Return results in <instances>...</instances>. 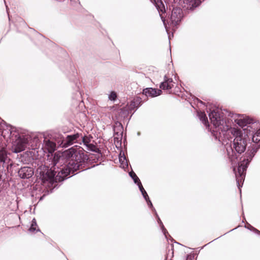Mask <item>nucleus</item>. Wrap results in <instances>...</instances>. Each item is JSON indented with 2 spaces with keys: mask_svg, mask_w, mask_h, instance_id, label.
I'll return each mask as SVG.
<instances>
[{
  "mask_svg": "<svg viewBox=\"0 0 260 260\" xmlns=\"http://www.w3.org/2000/svg\"><path fill=\"white\" fill-rule=\"evenodd\" d=\"M197 101L199 103H201V104H205L202 101L199 100V99H197Z\"/></svg>",
  "mask_w": 260,
  "mask_h": 260,
  "instance_id": "obj_37",
  "label": "nucleus"
},
{
  "mask_svg": "<svg viewBox=\"0 0 260 260\" xmlns=\"http://www.w3.org/2000/svg\"><path fill=\"white\" fill-rule=\"evenodd\" d=\"M123 143H124V144H125V143H126V137H125L124 138V139H123Z\"/></svg>",
  "mask_w": 260,
  "mask_h": 260,
  "instance_id": "obj_38",
  "label": "nucleus"
},
{
  "mask_svg": "<svg viewBox=\"0 0 260 260\" xmlns=\"http://www.w3.org/2000/svg\"><path fill=\"white\" fill-rule=\"evenodd\" d=\"M142 93L147 98H155L160 95L162 93V90L160 89L147 87L143 89Z\"/></svg>",
  "mask_w": 260,
  "mask_h": 260,
  "instance_id": "obj_12",
  "label": "nucleus"
},
{
  "mask_svg": "<svg viewBox=\"0 0 260 260\" xmlns=\"http://www.w3.org/2000/svg\"><path fill=\"white\" fill-rule=\"evenodd\" d=\"M114 132V136H115V137H122L123 138V133H117V132Z\"/></svg>",
  "mask_w": 260,
  "mask_h": 260,
  "instance_id": "obj_34",
  "label": "nucleus"
},
{
  "mask_svg": "<svg viewBox=\"0 0 260 260\" xmlns=\"http://www.w3.org/2000/svg\"><path fill=\"white\" fill-rule=\"evenodd\" d=\"M250 128H252V127L250 126H248L245 129H248V134L249 137L251 138V141L253 142L252 144L260 145V135L257 134L256 131L255 132H251Z\"/></svg>",
  "mask_w": 260,
  "mask_h": 260,
  "instance_id": "obj_16",
  "label": "nucleus"
},
{
  "mask_svg": "<svg viewBox=\"0 0 260 260\" xmlns=\"http://www.w3.org/2000/svg\"><path fill=\"white\" fill-rule=\"evenodd\" d=\"M122 137H114V142L116 147L118 148V147H121Z\"/></svg>",
  "mask_w": 260,
  "mask_h": 260,
  "instance_id": "obj_25",
  "label": "nucleus"
},
{
  "mask_svg": "<svg viewBox=\"0 0 260 260\" xmlns=\"http://www.w3.org/2000/svg\"><path fill=\"white\" fill-rule=\"evenodd\" d=\"M2 127V123L1 122H0V131H1Z\"/></svg>",
  "mask_w": 260,
  "mask_h": 260,
  "instance_id": "obj_39",
  "label": "nucleus"
},
{
  "mask_svg": "<svg viewBox=\"0 0 260 260\" xmlns=\"http://www.w3.org/2000/svg\"><path fill=\"white\" fill-rule=\"evenodd\" d=\"M80 137H81V134L79 133L67 135L65 138H63L61 140V143L59 144V146L66 148L75 143L81 144V142H80Z\"/></svg>",
  "mask_w": 260,
  "mask_h": 260,
  "instance_id": "obj_8",
  "label": "nucleus"
},
{
  "mask_svg": "<svg viewBox=\"0 0 260 260\" xmlns=\"http://www.w3.org/2000/svg\"><path fill=\"white\" fill-rule=\"evenodd\" d=\"M102 153L100 152V153L98 154V155L97 156H94V158H92L91 157V158H92V160H93L95 161V159H96L97 160H101V158H102Z\"/></svg>",
  "mask_w": 260,
  "mask_h": 260,
  "instance_id": "obj_32",
  "label": "nucleus"
},
{
  "mask_svg": "<svg viewBox=\"0 0 260 260\" xmlns=\"http://www.w3.org/2000/svg\"><path fill=\"white\" fill-rule=\"evenodd\" d=\"M28 231L30 232H35V231L41 232L40 229L38 227V226H33L32 227V226H30Z\"/></svg>",
  "mask_w": 260,
  "mask_h": 260,
  "instance_id": "obj_31",
  "label": "nucleus"
},
{
  "mask_svg": "<svg viewBox=\"0 0 260 260\" xmlns=\"http://www.w3.org/2000/svg\"><path fill=\"white\" fill-rule=\"evenodd\" d=\"M147 204V205L148 206V207L151 209V210L152 211V212H155V209L154 208V207H153V204L151 201V200H150L149 198H148V199L147 198L146 200H145Z\"/></svg>",
  "mask_w": 260,
  "mask_h": 260,
  "instance_id": "obj_27",
  "label": "nucleus"
},
{
  "mask_svg": "<svg viewBox=\"0 0 260 260\" xmlns=\"http://www.w3.org/2000/svg\"><path fill=\"white\" fill-rule=\"evenodd\" d=\"M80 147H71L65 152L67 158V169L58 168L57 170L51 168L46 165H41L37 169V179L45 188H49L52 191L57 188L62 182L74 175L76 172H80L87 170L95 166H90V158L83 152Z\"/></svg>",
  "mask_w": 260,
  "mask_h": 260,
  "instance_id": "obj_2",
  "label": "nucleus"
},
{
  "mask_svg": "<svg viewBox=\"0 0 260 260\" xmlns=\"http://www.w3.org/2000/svg\"><path fill=\"white\" fill-rule=\"evenodd\" d=\"M175 243H176L177 244H180L178 242H175Z\"/></svg>",
  "mask_w": 260,
  "mask_h": 260,
  "instance_id": "obj_44",
  "label": "nucleus"
},
{
  "mask_svg": "<svg viewBox=\"0 0 260 260\" xmlns=\"http://www.w3.org/2000/svg\"><path fill=\"white\" fill-rule=\"evenodd\" d=\"M120 125H122V123L120 121H118V120L114 122V125H113V127H118V126H119Z\"/></svg>",
  "mask_w": 260,
  "mask_h": 260,
  "instance_id": "obj_33",
  "label": "nucleus"
},
{
  "mask_svg": "<svg viewBox=\"0 0 260 260\" xmlns=\"http://www.w3.org/2000/svg\"><path fill=\"white\" fill-rule=\"evenodd\" d=\"M30 226H32V227L33 226H38L36 219L35 218L31 220Z\"/></svg>",
  "mask_w": 260,
  "mask_h": 260,
  "instance_id": "obj_35",
  "label": "nucleus"
},
{
  "mask_svg": "<svg viewBox=\"0 0 260 260\" xmlns=\"http://www.w3.org/2000/svg\"><path fill=\"white\" fill-rule=\"evenodd\" d=\"M10 153L8 151L7 147L5 145H0V165H2L3 168H6L8 171H10L14 164L9 155Z\"/></svg>",
  "mask_w": 260,
  "mask_h": 260,
  "instance_id": "obj_7",
  "label": "nucleus"
},
{
  "mask_svg": "<svg viewBox=\"0 0 260 260\" xmlns=\"http://www.w3.org/2000/svg\"><path fill=\"white\" fill-rule=\"evenodd\" d=\"M86 149L90 151L97 152L100 151V150L93 144L89 143L87 145L85 144Z\"/></svg>",
  "mask_w": 260,
  "mask_h": 260,
  "instance_id": "obj_23",
  "label": "nucleus"
},
{
  "mask_svg": "<svg viewBox=\"0 0 260 260\" xmlns=\"http://www.w3.org/2000/svg\"><path fill=\"white\" fill-rule=\"evenodd\" d=\"M7 128L9 127L10 138L11 139L12 151L15 153L21 152L24 150L26 147H31L32 149H35L34 144L37 146L39 139L37 137H32L30 135L23 133L22 129L14 127L11 125H6Z\"/></svg>",
  "mask_w": 260,
  "mask_h": 260,
  "instance_id": "obj_3",
  "label": "nucleus"
},
{
  "mask_svg": "<svg viewBox=\"0 0 260 260\" xmlns=\"http://www.w3.org/2000/svg\"><path fill=\"white\" fill-rule=\"evenodd\" d=\"M108 98L109 100L115 101H116L117 99V94L114 91H111L109 95Z\"/></svg>",
  "mask_w": 260,
  "mask_h": 260,
  "instance_id": "obj_28",
  "label": "nucleus"
},
{
  "mask_svg": "<svg viewBox=\"0 0 260 260\" xmlns=\"http://www.w3.org/2000/svg\"><path fill=\"white\" fill-rule=\"evenodd\" d=\"M180 6L184 10L192 11L198 8L204 0H180Z\"/></svg>",
  "mask_w": 260,
  "mask_h": 260,
  "instance_id": "obj_10",
  "label": "nucleus"
},
{
  "mask_svg": "<svg viewBox=\"0 0 260 260\" xmlns=\"http://www.w3.org/2000/svg\"><path fill=\"white\" fill-rule=\"evenodd\" d=\"M143 101L142 98L140 96H135L131 101L129 104H127L126 106L130 111L138 109L142 104Z\"/></svg>",
  "mask_w": 260,
  "mask_h": 260,
  "instance_id": "obj_15",
  "label": "nucleus"
},
{
  "mask_svg": "<svg viewBox=\"0 0 260 260\" xmlns=\"http://www.w3.org/2000/svg\"><path fill=\"white\" fill-rule=\"evenodd\" d=\"M28 231L30 232H35V231L41 232L40 229L38 227V226H33L32 227V226H30Z\"/></svg>",
  "mask_w": 260,
  "mask_h": 260,
  "instance_id": "obj_30",
  "label": "nucleus"
},
{
  "mask_svg": "<svg viewBox=\"0 0 260 260\" xmlns=\"http://www.w3.org/2000/svg\"><path fill=\"white\" fill-rule=\"evenodd\" d=\"M129 176L131 177V178L133 180L134 183L138 185H140L142 184V183L139 178V177L137 176L136 174L133 171H132L129 172L128 173Z\"/></svg>",
  "mask_w": 260,
  "mask_h": 260,
  "instance_id": "obj_21",
  "label": "nucleus"
},
{
  "mask_svg": "<svg viewBox=\"0 0 260 260\" xmlns=\"http://www.w3.org/2000/svg\"><path fill=\"white\" fill-rule=\"evenodd\" d=\"M131 112L132 111H130L127 106L123 107L119 110L118 116L125 119L127 118L129 113Z\"/></svg>",
  "mask_w": 260,
  "mask_h": 260,
  "instance_id": "obj_20",
  "label": "nucleus"
},
{
  "mask_svg": "<svg viewBox=\"0 0 260 260\" xmlns=\"http://www.w3.org/2000/svg\"><path fill=\"white\" fill-rule=\"evenodd\" d=\"M231 139H230V140H229V141H230V142H232V140H231ZM226 142H227V143H224V144H228V141H226Z\"/></svg>",
  "mask_w": 260,
  "mask_h": 260,
  "instance_id": "obj_42",
  "label": "nucleus"
},
{
  "mask_svg": "<svg viewBox=\"0 0 260 260\" xmlns=\"http://www.w3.org/2000/svg\"><path fill=\"white\" fill-rule=\"evenodd\" d=\"M113 132H117V133H123V125H120L118 127H113Z\"/></svg>",
  "mask_w": 260,
  "mask_h": 260,
  "instance_id": "obj_29",
  "label": "nucleus"
},
{
  "mask_svg": "<svg viewBox=\"0 0 260 260\" xmlns=\"http://www.w3.org/2000/svg\"><path fill=\"white\" fill-rule=\"evenodd\" d=\"M211 122L214 128L211 131L212 137L215 141H218L222 145L226 143L227 140L234 137L233 147L230 146V151L226 149L228 155L231 161L239 158L237 168H233L237 185L241 194V189L245 179L247 169L256 152L260 148L259 145L252 144L249 146L250 138L248 134V129L242 130L233 128L228 124L229 121L226 118L228 116L234 118V121L239 126L244 127L247 124H253L254 120L243 114H236L229 112L224 109V112L218 108L207 109Z\"/></svg>",
  "mask_w": 260,
  "mask_h": 260,
  "instance_id": "obj_1",
  "label": "nucleus"
},
{
  "mask_svg": "<svg viewBox=\"0 0 260 260\" xmlns=\"http://www.w3.org/2000/svg\"><path fill=\"white\" fill-rule=\"evenodd\" d=\"M119 160L123 169L127 168L128 167V159L126 158L124 153L122 150H121L119 156Z\"/></svg>",
  "mask_w": 260,
  "mask_h": 260,
  "instance_id": "obj_19",
  "label": "nucleus"
},
{
  "mask_svg": "<svg viewBox=\"0 0 260 260\" xmlns=\"http://www.w3.org/2000/svg\"><path fill=\"white\" fill-rule=\"evenodd\" d=\"M2 122H3L4 124H6V123L5 121H4L3 120H2Z\"/></svg>",
  "mask_w": 260,
  "mask_h": 260,
  "instance_id": "obj_41",
  "label": "nucleus"
},
{
  "mask_svg": "<svg viewBox=\"0 0 260 260\" xmlns=\"http://www.w3.org/2000/svg\"><path fill=\"white\" fill-rule=\"evenodd\" d=\"M256 131L257 132V134L260 135V128Z\"/></svg>",
  "mask_w": 260,
  "mask_h": 260,
  "instance_id": "obj_40",
  "label": "nucleus"
},
{
  "mask_svg": "<svg viewBox=\"0 0 260 260\" xmlns=\"http://www.w3.org/2000/svg\"><path fill=\"white\" fill-rule=\"evenodd\" d=\"M186 260H191L193 256H192L190 254H188L186 255Z\"/></svg>",
  "mask_w": 260,
  "mask_h": 260,
  "instance_id": "obj_36",
  "label": "nucleus"
},
{
  "mask_svg": "<svg viewBox=\"0 0 260 260\" xmlns=\"http://www.w3.org/2000/svg\"><path fill=\"white\" fill-rule=\"evenodd\" d=\"M20 161L23 164H32L34 162V158L32 155V152L26 151L20 154Z\"/></svg>",
  "mask_w": 260,
  "mask_h": 260,
  "instance_id": "obj_13",
  "label": "nucleus"
},
{
  "mask_svg": "<svg viewBox=\"0 0 260 260\" xmlns=\"http://www.w3.org/2000/svg\"><path fill=\"white\" fill-rule=\"evenodd\" d=\"M140 134V133H138V135H139Z\"/></svg>",
  "mask_w": 260,
  "mask_h": 260,
  "instance_id": "obj_45",
  "label": "nucleus"
},
{
  "mask_svg": "<svg viewBox=\"0 0 260 260\" xmlns=\"http://www.w3.org/2000/svg\"><path fill=\"white\" fill-rule=\"evenodd\" d=\"M245 228L257 234V235H260V231L255 228L254 227L252 226L251 224L247 223V225H245Z\"/></svg>",
  "mask_w": 260,
  "mask_h": 260,
  "instance_id": "obj_26",
  "label": "nucleus"
},
{
  "mask_svg": "<svg viewBox=\"0 0 260 260\" xmlns=\"http://www.w3.org/2000/svg\"><path fill=\"white\" fill-rule=\"evenodd\" d=\"M174 82L172 78H168L167 75H165L164 78V81L161 82L159 85V88L161 90H170L173 87Z\"/></svg>",
  "mask_w": 260,
  "mask_h": 260,
  "instance_id": "obj_14",
  "label": "nucleus"
},
{
  "mask_svg": "<svg viewBox=\"0 0 260 260\" xmlns=\"http://www.w3.org/2000/svg\"><path fill=\"white\" fill-rule=\"evenodd\" d=\"M23 24H24V25H26V23H25L24 21H23Z\"/></svg>",
  "mask_w": 260,
  "mask_h": 260,
  "instance_id": "obj_43",
  "label": "nucleus"
},
{
  "mask_svg": "<svg viewBox=\"0 0 260 260\" xmlns=\"http://www.w3.org/2000/svg\"><path fill=\"white\" fill-rule=\"evenodd\" d=\"M92 137L91 136H82V134H81V137H80V142L83 143L84 145H85V144L87 145L89 143H90L91 139Z\"/></svg>",
  "mask_w": 260,
  "mask_h": 260,
  "instance_id": "obj_22",
  "label": "nucleus"
},
{
  "mask_svg": "<svg viewBox=\"0 0 260 260\" xmlns=\"http://www.w3.org/2000/svg\"><path fill=\"white\" fill-rule=\"evenodd\" d=\"M155 216V217L156 218L157 223L159 225L160 230L162 231V233H163L164 235L165 236L166 238L168 240V236H169L170 237V240H173V238L170 236V235L169 234L167 230L165 228V226L163 224L162 222L161 221V219H160L156 211L155 210V212H153Z\"/></svg>",
  "mask_w": 260,
  "mask_h": 260,
  "instance_id": "obj_18",
  "label": "nucleus"
},
{
  "mask_svg": "<svg viewBox=\"0 0 260 260\" xmlns=\"http://www.w3.org/2000/svg\"><path fill=\"white\" fill-rule=\"evenodd\" d=\"M151 2L156 7L157 10L160 18L163 22L164 25L166 29L167 30L168 27L167 24H169L168 22H166L165 20V17L163 15H165L168 9L171 10V8L175 6H180V0H150Z\"/></svg>",
  "mask_w": 260,
  "mask_h": 260,
  "instance_id": "obj_4",
  "label": "nucleus"
},
{
  "mask_svg": "<svg viewBox=\"0 0 260 260\" xmlns=\"http://www.w3.org/2000/svg\"><path fill=\"white\" fill-rule=\"evenodd\" d=\"M65 150L63 153L60 155L56 152L47 153V159L45 161V165L57 170L58 168L67 169V158L65 156Z\"/></svg>",
  "mask_w": 260,
  "mask_h": 260,
  "instance_id": "obj_5",
  "label": "nucleus"
},
{
  "mask_svg": "<svg viewBox=\"0 0 260 260\" xmlns=\"http://www.w3.org/2000/svg\"><path fill=\"white\" fill-rule=\"evenodd\" d=\"M59 142L58 144L50 139H44L43 141V149L45 153L54 152L58 146L59 145Z\"/></svg>",
  "mask_w": 260,
  "mask_h": 260,
  "instance_id": "obj_11",
  "label": "nucleus"
},
{
  "mask_svg": "<svg viewBox=\"0 0 260 260\" xmlns=\"http://www.w3.org/2000/svg\"><path fill=\"white\" fill-rule=\"evenodd\" d=\"M138 188L140 191V192L142 193V195L143 196V198L145 200H146L147 198L148 199L149 196L146 192V191L145 190L144 188L143 187L142 184H141L140 185L138 186Z\"/></svg>",
  "mask_w": 260,
  "mask_h": 260,
  "instance_id": "obj_24",
  "label": "nucleus"
},
{
  "mask_svg": "<svg viewBox=\"0 0 260 260\" xmlns=\"http://www.w3.org/2000/svg\"><path fill=\"white\" fill-rule=\"evenodd\" d=\"M197 115H198L199 118L200 119V120L203 122V123L206 127H208V131H209L211 132V134H212L211 131L213 129V128H214V126H213L212 128L210 127L208 118H207V117L206 114L205 113V112H202V111H199L197 113ZM213 126H214L213 124Z\"/></svg>",
  "mask_w": 260,
  "mask_h": 260,
  "instance_id": "obj_17",
  "label": "nucleus"
},
{
  "mask_svg": "<svg viewBox=\"0 0 260 260\" xmlns=\"http://www.w3.org/2000/svg\"><path fill=\"white\" fill-rule=\"evenodd\" d=\"M17 172L18 176L22 179H28L34 174V169L30 166H22L15 170Z\"/></svg>",
  "mask_w": 260,
  "mask_h": 260,
  "instance_id": "obj_9",
  "label": "nucleus"
},
{
  "mask_svg": "<svg viewBox=\"0 0 260 260\" xmlns=\"http://www.w3.org/2000/svg\"><path fill=\"white\" fill-rule=\"evenodd\" d=\"M164 16L165 18L168 15L170 25L173 27L177 25L181 21L184 17L182 9L179 6H175L171 8V10L168 9Z\"/></svg>",
  "mask_w": 260,
  "mask_h": 260,
  "instance_id": "obj_6",
  "label": "nucleus"
}]
</instances>
